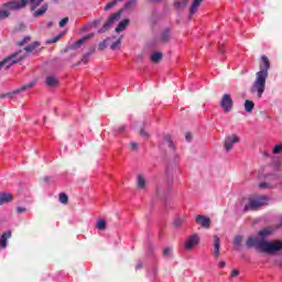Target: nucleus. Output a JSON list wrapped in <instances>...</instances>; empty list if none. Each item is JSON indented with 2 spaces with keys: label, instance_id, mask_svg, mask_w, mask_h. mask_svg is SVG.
I'll use <instances>...</instances> for the list:
<instances>
[{
  "label": "nucleus",
  "instance_id": "f257e3e1",
  "mask_svg": "<svg viewBox=\"0 0 282 282\" xmlns=\"http://www.w3.org/2000/svg\"><path fill=\"white\" fill-rule=\"evenodd\" d=\"M268 72H270V59L268 56H261L260 70L256 73V79L250 88L251 94H258V98L263 96L265 91V80H268Z\"/></svg>",
  "mask_w": 282,
  "mask_h": 282
},
{
  "label": "nucleus",
  "instance_id": "f03ea898",
  "mask_svg": "<svg viewBox=\"0 0 282 282\" xmlns=\"http://www.w3.org/2000/svg\"><path fill=\"white\" fill-rule=\"evenodd\" d=\"M247 248H256L265 254H276L282 250V240H259L256 237H249L246 242Z\"/></svg>",
  "mask_w": 282,
  "mask_h": 282
},
{
  "label": "nucleus",
  "instance_id": "7ed1b4c3",
  "mask_svg": "<svg viewBox=\"0 0 282 282\" xmlns=\"http://www.w3.org/2000/svg\"><path fill=\"white\" fill-rule=\"evenodd\" d=\"M32 4V10L35 8H39L41 3H43V0H13L9 1L2 4V10H9L10 11H17V10H23L28 3Z\"/></svg>",
  "mask_w": 282,
  "mask_h": 282
},
{
  "label": "nucleus",
  "instance_id": "20e7f679",
  "mask_svg": "<svg viewBox=\"0 0 282 282\" xmlns=\"http://www.w3.org/2000/svg\"><path fill=\"white\" fill-rule=\"evenodd\" d=\"M135 1L137 0H130L128 1L122 9H120L118 12H116L115 14H112L107 22L104 24L102 29L98 31L99 34H102V32H107V30L111 29V25H113L115 21H118V19H120V17H122V12H124V10H130V8H133V6H135Z\"/></svg>",
  "mask_w": 282,
  "mask_h": 282
},
{
  "label": "nucleus",
  "instance_id": "39448f33",
  "mask_svg": "<svg viewBox=\"0 0 282 282\" xmlns=\"http://www.w3.org/2000/svg\"><path fill=\"white\" fill-rule=\"evenodd\" d=\"M20 54H21V51L15 52V53L11 54L10 56H8L7 58H4L3 61H1L0 69H3V67H6V69H9L12 67V65L19 63V59H14V57H17Z\"/></svg>",
  "mask_w": 282,
  "mask_h": 282
},
{
  "label": "nucleus",
  "instance_id": "423d86ee",
  "mask_svg": "<svg viewBox=\"0 0 282 282\" xmlns=\"http://www.w3.org/2000/svg\"><path fill=\"white\" fill-rule=\"evenodd\" d=\"M34 85H35L34 82H30L29 84L23 85L21 88H18L11 93L1 95L0 98H14V96H17V94H22V91H28V89H32V87H34Z\"/></svg>",
  "mask_w": 282,
  "mask_h": 282
},
{
  "label": "nucleus",
  "instance_id": "0eeeda50",
  "mask_svg": "<svg viewBox=\"0 0 282 282\" xmlns=\"http://www.w3.org/2000/svg\"><path fill=\"white\" fill-rule=\"evenodd\" d=\"M232 97L230 95L225 94L220 100V107L224 109L225 113H229V111H232Z\"/></svg>",
  "mask_w": 282,
  "mask_h": 282
},
{
  "label": "nucleus",
  "instance_id": "6e6552de",
  "mask_svg": "<svg viewBox=\"0 0 282 282\" xmlns=\"http://www.w3.org/2000/svg\"><path fill=\"white\" fill-rule=\"evenodd\" d=\"M240 139L237 137V134H231L225 139V150L231 151L235 144L239 143Z\"/></svg>",
  "mask_w": 282,
  "mask_h": 282
},
{
  "label": "nucleus",
  "instance_id": "1a4fd4ad",
  "mask_svg": "<svg viewBox=\"0 0 282 282\" xmlns=\"http://www.w3.org/2000/svg\"><path fill=\"white\" fill-rule=\"evenodd\" d=\"M263 206L262 198L258 199H250L247 205H245V213H248V210H257V208H261Z\"/></svg>",
  "mask_w": 282,
  "mask_h": 282
},
{
  "label": "nucleus",
  "instance_id": "9d476101",
  "mask_svg": "<svg viewBox=\"0 0 282 282\" xmlns=\"http://www.w3.org/2000/svg\"><path fill=\"white\" fill-rule=\"evenodd\" d=\"M198 243L199 235L195 234L185 241L184 248L185 250H193V248H195V246H197Z\"/></svg>",
  "mask_w": 282,
  "mask_h": 282
},
{
  "label": "nucleus",
  "instance_id": "9b49d317",
  "mask_svg": "<svg viewBox=\"0 0 282 282\" xmlns=\"http://www.w3.org/2000/svg\"><path fill=\"white\" fill-rule=\"evenodd\" d=\"M196 224L202 228H210V218L208 216L196 215Z\"/></svg>",
  "mask_w": 282,
  "mask_h": 282
},
{
  "label": "nucleus",
  "instance_id": "f8f14e48",
  "mask_svg": "<svg viewBox=\"0 0 282 282\" xmlns=\"http://www.w3.org/2000/svg\"><path fill=\"white\" fill-rule=\"evenodd\" d=\"M221 239L218 236H214V256L216 259H219L221 254Z\"/></svg>",
  "mask_w": 282,
  "mask_h": 282
},
{
  "label": "nucleus",
  "instance_id": "ddd939ff",
  "mask_svg": "<svg viewBox=\"0 0 282 282\" xmlns=\"http://www.w3.org/2000/svg\"><path fill=\"white\" fill-rule=\"evenodd\" d=\"M204 0H194L191 8H189V15L188 19H193L194 14H197V10H199V6Z\"/></svg>",
  "mask_w": 282,
  "mask_h": 282
},
{
  "label": "nucleus",
  "instance_id": "4468645a",
  "mask_svg": "<svg viewBox=\"0 0 282 282\" xmlns=\"http://www.w3.org/2000/svg\"><path fill=\"white\" fill-rule=\"evenodd\" d=\"M12 237V231L8 230L4 234H2L0 238V248L6 249L8 248V239Z\"/></svg>",
  "mask_w": 282,
  "mask_h": 282
},
{
  "label": "nucleus",
  "instance_id": "2eb2a0df",
  "mask_svg": "<svg viewBox=\"0 0 282 282\" xmlns=\"http://www.w3.org/2000/svg\"><path fill=\"white\" fill-rule=\"evenodd\" d=\"M14 197L10 193L0 192V206H3V204H10Z\"/></svg>",
  "mask_w": 282,
  "mask_h": 282
},
{
  "label": "nucleus",
  "instance_id": "dca6fc26",
  "mask_svg": "<svg viewBox=\"0 0 282 282\" xmlns=\"http://www.w3.org/2000/svg\"><path fill=\"white\" fill-rule=\"evenodd\" d=\"M89 39H94V34H88L83 39H79L77 42H75L68 50H77V47H80L83 43H87Z\"/></svg>",
  "mask_w": 282,
  "mask_h": 282
},
{
  "label": "nucleus",
  "instance_id": "f3484780",
  "mask_svg": "<svg viewBox=\"0 0 282 282\" xmlns=\"http://www.w3.org/2000/svg\"><path fill=\"white\" fill-rule=\"evenodd\" d=\"M137 188L140 191L147 188V178L142 174L137 175Z\"/></svg>",
  "mask_w": 282,
  "mask_h": 282
},
{
  "label": "nucleus",
  "instance_id": "a211bd4d",
  "mask_svg": "<svg viewBox=\"0 0 282 282\" xmlns=\"http://www.w3.org/2000/svg\"><path fill=\"white\" fill-rule=\"evenodd\" d=\"M46 87H58V79L56 76H47L45 79Z\"/></svg>",
  "mask_w": 282,
  "mask_h": 282
},
{
  "label": "nucleus",
  "instance_id": "6ab92c4d",
  "mask_svg": "<svg viewBox=\"0 0 282 282\" xmlns=\"http://www.w3.org/2000/svg\"><path fill=\"white\" fill-rule=\"evenodd\" d=\"M130 21L129 19H124L122 20L117 28L115 29V32L120 33V32H124V30H127V26L129 25Z\"/></svg>",
  "mask_w": 282,
  "mask_h": 282
},
{
  "label": "nucleus",
  "instance_id": "aec40b11",
  "mask_svg": "<svg viewBox=\"0 0 282 282\" xmlns=\"http://www.w3.org/2000/svg\"><path fill=\"white\" fill-rule=\"evenodd\" d=\"M41 47V42L35 41L33 43H31L30 45L24 47V52H26V54H32V52H34V50Z\"/></svg>",
  "mask_w": 282,
  "mask_h": 282
},
{
  "label": "nucleus",
  "instance_id": "412c9836",
  "mask_svg": "<svg viewBox=\"0 0 282 282\" xmlns=\"http://www.w3.org/2000/svg\"><path fill=\"white\" fill-rule=\"evenodd\" d=\"M272 235V228L267 227L258 232V237H261V239H268Z\"/></svg>",
  "mask_w": 282,
  "mask_h": 282
},
{
  "label": "nucleus",
  "instance_id": "4be33fe9",
  "mask_svg": "<svg viewBox=\"0 0 282 282\" xmlns=\"http://www.w3.org/2000/svg\"><path fill=\"white\" fill-rule=\"evenodd\" d=\"M113 39H116V36H110L106 40H104L102 42L99 43V50L100 52L107 50V46L110 45L111 41H113Z\"/></svg>",
  "mask_w": 282,
  "mask_h": 282
},
{
  "label": "nucleus",
  "instance_id": "5701e85b",
  "mask_svg": "<svg viewBox=\"0 0 282 282\" xmlns=\"http://www.w3.org/2000/svg\"><path fill=\"white\" fill-rule=\"evenodd\" d=\"M171 41V31L164 30L161 33V43H169Z\"/></svg>",
  "mask_w": 282,
  "mask_h": 282
},
{
  "label": "nucleus",
  "instance_id": "b1692460",
  "mask_svg": "<svg viewBox=\"0 0 282 282\" xmlns=\"http://www.w3.org/2000/svg\"><path fill=\"white\" fill-rule=\"evenodd\" d=\"M94 52H96V48L93 47L83 56L82 63H84V65H87V63H89V57L94 54Z\"/></svg>",
  "mask_w": 282,
  "mask_h": 282
},
{
  "label": "nucleus",
  "instance_id": "393cba45",
  "mask_svg": "<svg viewBox=\"0 0 282 282\" xmlns=\"http://www.w3.org/2000/svg\"><path fill=\"white\" fill-rule=\"evenodd\" d=\"M254 109V102L250 101V100H246L245 101V111H247V113H252Z\"/></svg>",
  "mask_w": 282,
  "mask_h": 282
},
{
  "label": "nucleus",
  "instance_id": "a878e982",
  "mask_svg": "<svg viewBox=\"0 0 282 282\" xmlns=\"http://www.w3.org/2000/svg\"><path fill=\"white\" fill-rule=\"evenodd\" d=\"M162 53L161 52H154L152 55H151V61L152 63H160V61H162Z\"/></svg>",
  "mask_w": 282,
  "mask_h": 282
},
{
  "label": "nucleus",
  "instance_id": "bb28decb",
  "mask_svg": "<svg viewBox=\"0 0 282 282\" xmlns=\"http://www.w3.org/2000/svg\"><path fill=\"white\" fill-rule=\"evenodd\" d=\"M47 4H43L37 11L34 12V17H43L47 12Z\"/></svg>",
  "mask_w": 282,
  "mask_h": 282
},
{
  "label": "nucleus",
  "instance_id": "cd10ccee",
  "mask_svg": "<svg viewBox=\"0 0 282 282\" xmlns=\"http://www.w3.org/2000/svg\"><path fill=\"white\" fill-rule=\"evenodd\" d=\"M96 228L97 230H107V221L105 219L97 220Z\"/></svg>",
  "mask_w": 282,
  "mask_h": 282
},
{
  "label": "nucleus",
  "instance_id": "c85d7f7f",
  "mask_svg": "<svg viewBox=\"0 0 282 282\" xmlns=\"http://www.w3.org/2000/svg\"><path fill=\"white\" fill-rule=\"evenodd\" d=\"M186 6H188V0H176L174 2V8H186Z\"/></svg>",
  "mask_w": 282,
  "mask_h": 282
},
{
  "label": "nucleus",
  "instance_id": "c756f323",
  "mask_svg": "<svg viewBox=\"0 0 282 282\" xmlns=\"http://www.w3.org/2000/svg\"><path fill=\"white\" fill-rule=\"evenodd\" d=\"M31 41H32V37L25 36L24 39H22L21 41H19V42L17 43V45H18L19 47H23V45H28V43H30Z\"/></svg>",
  "mask_w": 282,
  "mask_h": 282
},
{
  "label": "nucleus",
  "instance_id": "7c9ffc66",
  "mask_svg": "<svg viewBox=\"0 0 282 282\" xmlns=\"http://www.w3.org/2000/svg\"><path fill=\"white\" fill-rule=\"evenodd\" d=\"M164 141L169 144L170 149H172V151H175V144H173V139H171V135H165L164 137Z\"/></svg>",
  "mask_w": 282,
  "mask_h": 282
},
{
  "label": "nucleus",
  "instance_id": "2f4dec72",
  "mask_svg": "<svg viewBox=\"0 0 282 282\" xmlns=\"http://www.w3.org/2000/svg\"><path fill=\"white\" fill-rule=\"evenodd\" d=\"M59 202H61V204H68L69 196H67V194H65V193H61L59 194Z\"/></svg>",
  "mask_w": 282,
  "mask_h": 282
},
{
  "label": "nucleus",
  "instance_id": "473e14b6",
  "mask_svg": "<svg viewBox=\"0 0 282 282\" xmlns=\"http://www.w3.org/2000/svg\"><path fill=\"white\" fill-rule=\"evenodd\" d=\"M120 43H122V39H118L117 41H115V42H112L111 44H110V50H117V48H119L120 47Z\"/></svg>",
  "mask_w": 282,
  "mask_h": 282
},
{
  "label": "nucleus",
  "instance_id": "72a5a7b5",
  "mask_svg": "<svg viewBox=\"0 0 282 282\" xmlns=\"http://www.w3.org/2000/svg\"><path fill=\"white\" fill-rule=\"evenodd\" d=\"M273 155H279L282 153V143L276 144L272 150Z\"/></svg>",
  "mask_w": 282,
  "mask_h": 282
},
{
  "label": "nucleus",
  "instance_id": "f704fd0d",
  "mask_svg": "<svg viewBox=\"0 0 282 282\" xmlns=\"http://www.w3.org/2000/svg\"><path fill=\"white\" fill-rule=\"evenodd\" d=\"M8 17H10L8 9L0 10V20L8 19Z\"/></svg>",
  "mask_w": 282,
  "mask_h": 282
},
{
  "label": "nucleus",
  "instance_id": "c9c22d12",
  "mask_svg": "<svg viewBox=\"0 0 282 282\" xmlns=\"http://www.w3.org/2000/svg\"><path fill=\"white\" fill-rule=\"evenodd\" d=\"M242 241H243V236H236L234 238V246L240 247Z\"/></svg>",
  "mask_w": 282,
  "mask_h": 282
},
{
  "label": "nucleus",
  "instance_id": "e433bc0d",
  "mask_svg": "<svg viewBox=\"0 0 282 282\" xmlns=\"http://www.w3.org/2000/svg\"><path fill=\"white\" fill-rule=\"evenodd\" d=\"M259 188H276V185H272L270 183H260Z\"/></svg>",
  "mask_w": 282,
  "mask_h": 282
},
{
  "label": "nucleus",
  "instance_id": "4c0bfd02",
  "mask_svg": "<svg viewBox=\"0 0 282 282\" xmlns=\"http://www.w3.org/2000/svg\"><path fill=\"white\" fill-rule=\"evenodd\" d=\"M67 23H69L68 17H66L59 21V28H65V25H67Z\"/></svg>",
  "mask_w": 282,
  "mask_h": 282
},
{
  "label": "nucleus",
  "instance_id": "58836bf2",
  "mask_svg": "<svg viewBox=\"0 0 282 282\" xmlns=\"http://www.w3.org/2000/svg\"><path fill=\"white\" fill-rule=\"evenodd\" d=\"M115 6H118V3L116 2V0H113L112 2H109L106 7L105 10L109 11L111 10V8H115Z\"/></svg>",
  "mask_w": 282,
  "mask_h": 282
},
{
  "label": "nucleus",
  "instance_id": "ea45409f",
  "mask_svg": "<svg viewBox=\"0 0 282 282\" xmlns=\"http://www.w3.org/2000/svg\"><path fill=\"white\" fill-rule=\"evenodd\" d=\"M26 212H28V209L24 208V207H21V206H18V207H17V213H18L19 215H21V214H23V213H26Z\"/></svg>",
  "mask_w": 282,
  "mask_h": 282
},
{
  "label": "nucleus",
  "instance_id": "a19ab883",
  "mask_svg": "<svg viewBox=\"0 0 282 282\" xmlns=\"http://www.w3.org/2000/svg\"><path fill=\"white\" fill-rule=\"evenodd\" d=\"M140 135H141V138H145V140H148L149 132H147L145 130H140Z\"/></svg>",
  "mask_w": 282,
  "mask_h": 282
},
{
  "label": "nucleus",
  "instance_id": "79ce46f5",
  "mask_svg": "<svg viewBox=\"0 0 282 282\" xmlns=\"http://www.w3.org/2000/svg\"><path fill=\"white\" fill-rule=\"evenodd\" d=\"M169 254H171V248H165L163 250V257H169Z\"/></svg>",
  "mask_w": 282,
  "mask_h": 282
},
{
  "label": "nucleus",
  "instance_id": "37998d69",
  "mask_svg": "<svg viewBox=\"0 0 282 282\" xmlns=\"http://www.w3.org/2000/svg\"><path fill=\"white\" fill-rule=\"evenodd\" d=\"M174 226H175L176 228H180V226H182V219H175V220H174Z\"/></svg>",
  "mask_w": 282,
  "mask_h": 282
},
{
  "label": "nucleus",
  "instance_id": "c03bdc74",
  "mask_svg": "<svg viewBox=\"0 0 282 282\" xmlns=\"http://www.w3.org/2000/svg\"><path fill=\"white\" fill-rule=\"evenodd\" d=\"M61 39V35H57L48 41V43H56Z\"/></svg>",
  "mask_w": 282,
  "mask_h": 282
},
{
  "label": "nucleus",
  "instance_id": "a18cd8bd",
  "mask_svg": "<svg viewBox=\"0 0 282 282\" xmlns=\"http://www.w3.org/2000/svg\"><path fill=\"white\" fill-rule=\"evenodd\" d=\"M192 139H193V135L187 132V133L185 134V140H187V142H191Z\"/></svg>",
  "mask_w": 282,
  "mask_h": 282
},
{
  "label": "nucleus",
  "instance_id": "49530a36",
  "mask_svg": "<svg viewBox=\"0 0 282 282\" xmlns=\"http://www.w3.org/2000/svg\"><path fill=\"white\" fill-rule=\"evenodd\" d=\"M239 274V271L237 269L231 271L230 276H237Z\"/></svg>",
  "mask_w": 282,
  "mask_h": 282
},
{
  "label": "nucleus",
  "instance_id": "de8ad7c7",
  "mask_svg": "<svg viewBox=\"0 0 282 282\" xmlns=\"http://www.w3.org/2000/svg\"><path fill=\"white\" fill-rule=\"evenodd\" d=\"M124 126H120L118 129V133H124Z\"/></svg>",
  "mask_w": 282,
  "mask_h": 282
},
{
  "label": "nucleus",
  "instance_id": "09e8293b",
  "mask_svg": "<svg viewBox=\"0 0 282 282\" xmlns=\"http://www.w3.org/2000/svg\"><path fill=\"white\" fill-rule=\"evenodd\" d=\"M130 147H131V149L135 150V149H138V143L131 142V143H130Z\"/></svg>",
  "mask_w": 282,
  "mask_h": 282
},
{
  "label": "nucleus",
  "instance_id": "8fccbe9b",
  "mask_svg": "<svg viewBox=\"0 0 282 282\" xmlns=\"http://www.w3.org/2000/svg\"><path fill=\"white\" fill-rule=\"evenodd\" d=\"M218 265H219L220 268H226V262H225V261H220V262L218 263Z\"/></svg>",
  "mask_w": 282,
  "mask_h": 282
},
{
  "label": "nucleus",
  "instance_id": "3c124183",
  "mask_svg": "<svg viewBox=\"0 0 282 282\" xmlns=\"http://www.w3.org/2000/svg\"><path fill=\"white\" fill-rule=\"evenodd\" d=\"M137 270H142V263L137 264Z\"/></svg>",
  "mask_w": 282,
  "mask_h": 282
},
{
  "label": "nucleus",
  "instance_id": "603ef678",
  "mask_svg": "<svg viewBox=\"0 0 282 282\" xmlns=\"http://www.w3.org/2000/svg\"><path fill=\"white\" fill-rule=\"evenodd\" d=\"M272 178L279 181V176L278 175H273Z\"/></svg>",
  "mask_w": 282,
  "mask_h": 282
},
{
  "label": "nucleus",
  "instance_id": "864d4df0",
  "mask_svg": "<svg viewBox=\"0 0 282 282\" xmlns=\"http://www.w3.org/2000/svg\"><path fill=\"white\" fill-rule=\"evenodd\" d=\"M220 52H224V45L219 46Z\"/></svg>",
  "mask_w": 282,
  "mask_h": 282
},
{
  "label": "nucleus",
  "instance_id": "5fc2aeb1",
  "mask_svg": "<svg viewBox=\"0 0 282 282\" xmlns=\"http://www.w3.org/2000/svg\"><path fill=\"white\" fill-rule=\"evenodd\" d=\"M280 227H282V216L280 217Z\"/></svg>",
  "mask_w": 282,
  "mask_h": 282
},
{
  "label": "nucleus",
  "instance_id": "6e6d98bb",
  "mask_svg": "<svg viewBox=\"0 0 282 282\" xmlns=\"http://www.w3.org/2000/svg\"><path fill=\"white\" fill-rule=\"evenodd\" d=\"M116 1V3H120V1H122V0H115Z\"/></svg>",
  "mask_w": 282,
  "mask_h": 282
},
{
  "label": "nucleus",
  "instance_id": "4d7b16f0",
  "mask_svg": "<svg viewBox=\"0 0 282 282\" xmlns=\"http://www.w3.org/2000/svg\"><path fill=\"white\" fill-rule=\"evenodd\" d=\"M264 155H267V156H268V153H267V152H264Z\"/></svg>",
  "mask_w": 282,
  "mask_h": 282
},
{
  "label": "nucleus",
  "instance_id": "13d9d810",
  "mask_svg": "<svg viewBox=\"0 0 282 282\" xmlns=\"http://www.w3.org/2000/svg\"><path fill=\"white\" fill-rule=\"evenodd\" d=\"M48 25H52V22H50Z\"/></svg>",
  "mask_w": 282,
  "mask_h": 282
}]
</instances>
